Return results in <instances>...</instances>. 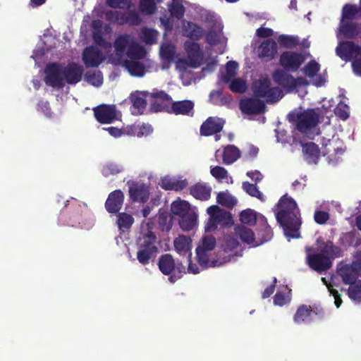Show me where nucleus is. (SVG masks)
Listing matches in <instances>:
<instances>
[{"mask_svg":"<svg viewBox=\"0 0 361 361\" xmlns=\"http://www.w3.org/2000/svg\"><path fill=\"white\" fill-rule=\"evenodd\" d=\"M176 53V47L171 43H163L160 47V56L164 61L172 62L175 59Z\"/></svg>","mask_w":361,"mask_h":361,"instance_id":"obj_41","label":"nucleus"},{"mask_svg":"<svg viewBox=\"0 0 361 361\" xmlns=\"http://www.w3.org/2000/svg\"><path fill=\"white\" fill-rule=\"evenodd\" d=\"M305 56L301 53L285 51L280 56V64L287 71H296L305 61Z\"/></svg>","mask_w":361,"mask_h":361,"instance_id":"obj_18","label":"nucleus"},{"mask_svg":"<svg viewBox=\"0 0 361 361\" xmlns=\"http://www.w3.org/2000/svg\"><path fill=\"white\" fill-rule=\"evenodd\" d=\"M85 80L93 86L99 87L103 83V75L99 71H89L85 75Z\"/></svg>","mask_w":361,"mask_h":361,"instance_id":"obj_46","label":"nucleus"},{"mask_svg":"<svg viewBox=\"0 0 361 361\" xmlns=\"http://www.w3.org/2000/svg\"><path fill=\"white\" fill-rule=\"evenodd\" d=\"M207 212L209 216V223L207 226H231L233 224L231 213L217 205L208 207Z\"/></svg>","mask_w":361,"mask_h":361,"instance_id":"obj_16","label":"nucleus"},{"mask_svg":"<svg viewBox=\"0 0 361 361\" xmlns=\"http://www.w3.org/2000/svg\"><path fill=\"white\" fill-rule=\"evenodd\" d=\"M183 35L191 39L199 40L204 35V29L192 22H185L183 25Z\"/></svg>","mask_w":361,"mask_h":361,"instance_id":"obj_34","label":"nucleus"},{"mask_svg":"<svg viewBox=\"0 0 361 361\" xmlns=\"http://www.w3.org/2000/svg\"><path fill=\"white\" fill-rule=\"evenodd\" d=\"M229 89L235 93H243L247 90L246 82L242 78H233L228 82Z\"/></svg>","mask_w":361,"mask_h":361,"instance_id":"obj_53","label":"nucleus"},{"mask_svg":"<svg viewBox=\"0 0 361 361\" xmlns=\"http://www.w3.org/2000/svg\"><path fill=\"white\" fill-rule=\"evenodd\" d=\"M131 4L130 0H106V4L111 8H129Z\"/></svg>","mask_w":361,"mask_h":361,"instance_id":"obj_63","label":"nucleus"},{"mask_svg":"<svg viewBox=\"0 0 361 361\" xmlns=\"http://www.w3.org/2000/svg\"><path fill=\"white\" fill-rule=\"evenodd\" d=\"M348 295L351 300L361 302V280H357L350 285Z\"/></svg>","mask_w":361,"mask_h":361,"instance_id":"obj_51","label":"nucleus"},{"mask_svg":"<svg viewBox=\"0 0 361 361\" xmlns=\"http://www.w3.org/2000/svg\"><path fill=\"white\" fill-rule=\"evenodd\" d=\"M338 274L341 277L345 284L350 285L357 281V274L353 262L350 265L345 264L340 267L338 270Z\"/></svg>","mask_w":361,"mask_h":361,"instance_id":"obj_35","label":"nucleus"},{"mask_svg":"<svg viewBox=\"0 0 361 361\" xmlns=\"http://www.w3.org/2000/svg\"><path fill=\"white\" fill-rule=\"evenodd\" d=\"M47 51V49H45L44 47V42H39L37 44L32 55V58L35 60L36 65L39 66V63L42 60V57Z\"/></svg>","mask_w":361,"mask_h":361,"instance_id":"obj_56","label":"nucleus"},{"mask_svg":"<svg viewBox=\"0 0 361 361\" xmlns=\"http://www.w3.org/2000/svg\"><path fill=\"white\" fill-rule=\"evenodd\" d=\"M201 242L202 243L198 246V247L204 250V251H211L214 250L216 244V238L209 235H204L202 238Z\"/></svg>","mask_w":361,"mask_h":361,"instance_id":"obj_55","label":"nucleus"},{"mask_svg":"<svg viewBox=\"0 0 361 361\" xmlns=\"http://www.w3.org/2000/svg\"><path fill=\"white\" fill-rule=\"evenodd\" d=\"M37 110L47 118L51 117L52 111L47 101L39 100L37 104Z\"/></svg>","mask_w":361,"mask_h":361,"instance_id":"obj_60","label":"nucleus"},{"mask_svg":"<svg viewBox=\"0 0 361 361\" xmlns=\"http://www.w3.org/2000/svg\"><path fill=\"white\" fill-rule=\"evenodd\" d=\"M219 155H222L224 164H231L240 157V151L234 145H228L224 148L223 152H221L220 150L216 152L215 156L217 157Z\"/></svg>","mask_w":361,"mask_h":361,"instance_id":"obj_36","label":"nucleus"},{"mask_svg":"<svg viewBox=\"0 0 361 361\" xmlns=\"http://www.w3.org/2000/svg\"><path fill=\"white\" fill-rule=\"evenodd\" d=\"M238 68V64L237 62L234 61H228L226 65V73L221 76V81L228 83L236 75Z\"/></svg>","mask_w":361,"mask_h":361,"instance_id":"obj_47","label":"nucleus"},{"mask_svg":"<svg viewBox=\"0 0 361 361\" xmlns=\"http://www.w3.org/2000/svg\"><path fill=\"white\" fill-rule=\"evenodd\" d=\"M128 192L133 202L145 203L149 197V186L142 182H128Z\"/></svg>","mask_w":361,"mask_h":361,"instance_id":"obj_17","label":"nucleus"},{"mask_svg":"<svg viewBox=\"0 0 361 361\" xmlns=\"http://www.w3.org/2000/svg\"><path fill=\"white\" fill-rule=\"evenodd\" d=\"M104 23L100 20L92 22V37L94 43L103 48L109 61L115 65L123 63L128 73L136 77L145 74V66L142 60L146 56L145 49L140 45L135 37L130 34L118 35L112 46L111 42L102 36Z\"/></svg>","mask_w":361,"mask_h":361,"instance_id":"obj_1","label":"nucleus"},{"mask_svg":"<svg viewBox=\"0 0 361 361\" xmlns=\"http://www.w3.org/2000/svg\"><path fill=\"white\" fill-rule=\"evenodd\" d=\"M207 252V251H204V250L198 247L196 248L197 262L203 268H207L209 267V260Z\"/></svg>","mask_w":361,"mask_h":361,"instance_id":"obj_57","label":"nucleus"},{"mask_svg":"<svg viewBox=\"0 0 361 361\" xmlns=\"http://www.w3.org/2000/svg\"><path fill=\"white\" fill-rule=\"evenodd\" d=\"M361 33V23L353 22L352 20H341L336 32L338 39L341 36L345 38L353 39Z\"/></svg>","mask_w":361,"mask_h":361,"instance_id":"obj_21","label":"nucleus"},{"mask_svg":"<svg viewBox=\"0 0 361 361\" xmlns=\"http://www.w3.org/2000/svg\"><path fill=\"white\" fill-rule=\"evenodd\" d=\"M307 252V262L309 267L317 272H322L329 270L332 266V262L324 252L321 251L320 253H311L314 250L313 248L307 247L305 248Z\"/></svg>","mask_w":361,"mask_h":361,"instance_id":"obj_12","label":"nucleus"},{"mask_svg":"<svg viewBox=\"0 0 361 361\" xmlns=\"http://www.w3.org/2000/svg\"><path fill=\"white\" fill-rule=\"evenodd\" d=\"M160 186L164 190L179 191L185 188L188 185L186 179L181 178L166 176L161 178Z\"/></svg>","mask_w":361,"mask_h":361,"instance_id":"obj_32","label":"nucleus"},{"mask_svg":"<svg viewBox=\"0 0 361 361\" xmlns=\"http://www.w3.org/2000/svg\"><path fill=\"white\" fill-rule=\"evenodd\" d=\"M133 223L134 218L130 214L122 212L118 215V226H132Z\"/></svg>","mask_w":361,"mask_h":361,"instance_id":"obj_61","label":"nucleus"},{"mask_svg":"<svg viewBox=\"0 0 361 361\" xmlns=\"http://www.w3.org/2000/svg\"><path fill=\"white\" fill-rule=\"evenodd\" d=\"M272 78L276 83L285 87L288 92H300L301 89V93H299L301 97L307 94V91L304 88L308 85V82L302 77L295 78L289 73L277 69L274 71Z\"/></svg>","mask_w":361,"mask_h":361,"instance_id":"obj_6","label":"nucleus"},{"mask_svg":"<svg viewBox=\"0 0 361 361\" xmlns=\"http://www.w3.org/2000/svg\"><path fill=\"white\" fill-rule=\"evenodd\" d=\"M44 73L46 85L60 90L64 87L65 82L69 85L79 82L82 79L83 68L75 63H69L67 65L50 63L47 65Z\"/></svg>","mask_w":361,"mask_h":361,"instance_id":"obj_2","label":"nucleus"},{"mask_svg":"<svg viewBox=\"0 0 361 361\" xmlns=\"http://www.w3.org/2000/svg\"><path fill=\"white\" fill-rule=\"evenodd\" d=\"M94 116L101 123H111L121 118L115 105L101 104L93 109Z\"/></svg>","mask_w":361,"mask_h":361,"instance_id":"obj_15","label":"nucleus"},{"mask_svg":"<svg viewBox=\"0 0 361 361\" xmlns=\"http://www.w3.org/2000/svg\"><path fill=\"white\" fill-rule=\"evenodd\" d=\"M252 90L255 97L263 98L268 103H275L283 96L281 90L278 87H273L267 77H261L254 81Z\"/></svg>","mask_w":361,"mask_h":361,"instance_id":"obj_5","label":"nucleus"},{"mask_svg":"<svg viewBox=\"0 0 361 361\" xmlns=\"http://www.w3.org/2000/svg\"><path fill=\"white\" fill-rule=\"evenodd\" d=\"M123 171L124 167L123 165L114 162H109L103 166L102 173L104 176L108 177L111 175L120 173Z\"/></svg>","mask_w":361,"mask_h":361,"instance_id":"obj_50","label":"nucleus"},{"mask_svg":"<svg viewBox=\"0 0 361 361\" xmlns=\"http://www.w3.org/2000/svg\"><path fill=\"white\" fill-rule=\"evenodd\" d=\"M82 61L86 67H98L106 59V56L94 46L86 47L82 52Z\"/></svg>","mask_w":361,"mask_h":361,"instance_id":"obj_20","label":"nucleus"},{"mask_svg":"<svg viewBox=\"0 0 361 361\" xmlns=\"http://www.w3.org/2000/svg\"><path fill=\"white\" fill-rule=\"evenodd\" d=\"M278 51L276 42L273 39H266L257 48L256 52L260 59L270 61L274 58Z\"/></svg>","mask_w":361,"mask_h":361,"instance_id":"obj_29","label":"nucleus"},{"mask_svg":"<svg viewBox=\"0 0 361 361\" xmlns=\"http://www.w3.org/2000/svg\"><path fill=\"white\" fill-rule=\"evenodd\" d=\"M158 32L154 29L147 27L142 28L140 32V39L147 44H153L157 42Z\"/></svg>","mask_w":361,"mask_h":361,"instance_id":"obj_45","label":"nucleus"},{"mask_svg":"<svg viewBox=\"0 0 361 361\" xmlns=\"http://www.w3.org/2000/svg\"><path fill=\"white\" fill-rule=\"evenodd\" d=\"M357 204V205L352 211L351 216L348 218V220L350 223L355 221V226H361V200Z\"/></svg>","mask_w":361,"mask_h":361,"instance_id":"obj_59","label":"nucleus"},{"mask_svg":"<svg viewBox=\"0 0 361 361\" xmlns=\"http://www.w3.org/2000/svg\"><path fill=\"white\" fill-rule=\"evenodd\" d=\"M341 243L345 247L353 246L358 247L361 244V237L359 232L356 230H353L342 234L340 238Z\"/></svg>","mask_w":361,"mask_h":361,"instance_id":"obj_40","label":"nucleus"},{"mask_svg":"<svg viewBox=\"0 0 361 361\" xmlns=\"http://www.w3.org/2000/svg\"><path fill=\"white\" fill-rule=\"evenodd\" d=\"M242 188L249 195L256 197L262 202L265 201V196L262 192L259 190V188L256 184H252L247 181H245L242 184Z\"/></svg>","mask_w":361,"mask_h":361,"instance_id":"obj_44","label":"nucleus"},{"mask_svg":"<svg viewBox=\"0 0 361 361\" xmlns=\"http://www.w3.org/2000/svg\"><path fill=\"white\" fill-rule=\"evenodd\" d=\"M171 212L179 217V226H196L197 224V214L190 210V204L185 200H176L171 205Z\"/></svg>","mask_w":361,"mask_h":361,"instance_id":"obj_10","label":"nucleus"},{"mask_svg":"<svg viewBox=\"0 0 361 361\" xmlns=\"http://www.w3.org/2000/svg\"><path fill=\"white\" fill-rule=\"evenodd\" d=\"M221 248L225 253L229 254L230 256L241 255V254H238V252H243L238 240V235L235 232L234 234L224 235L221 243Z\"/></svg>","mask_w":361,"mask_h":361,"instance_id":"obj_24","label":"nucleus"},{"mask_svg":"<svg viewBox=\"0 0 361 361\" xmlns=\"http://www.w3.org/2000/svg\"><path fill=\"white\" fill-rule=\"evenodd\" d=\"M283 233L288 240L292 238H298L300 236L299 228L300 227H282Z\"/></svg>","mask_w":361,"mask_h":361,"instance_id":"obj_64","label":"nucleus"},{"mask_svg":"<svg viewBox=\"0 0 361 361\" xmlns=\"http://www.w3.org/2000/svg\"><path fill=\"white\" fill-rule=\"evenodd\" d=\"M173 245L178 255L191 257L192 239L190 236L180 235L174 239Z\"/></svg>","mask_w":361,"mask_h":361,"instance_id":"obj_33","label":"nucleus"},{"mask_svg":"<svg viewBox=\"0 0 361 361\" xmlns=\"http://www.w3.org/2000/svg\"><path fill=\"white\" fill-rule=\"evenodd\" d=\"M124 201V195L121 190L111 192L105 202V209L109 213L116 214L121 209Z\"/></svg>","mask_w":361,"mask_h":361,"instance_id":"obj_28","label":"nucleus"},{"mask_svg":"<svg viewBox=\"0 0 361 361\" xmlns=\"http://www.w3.org/2000/svg\"><path fill=\"white\" fill-rule=\"evenodd\" d=\"M217 202L228 208L233 207L237 203V199L228 192H221L216 197Z\"/></svg>","mask_w":361,"mask_h":361,"instance_id":"obj_48","label":"nucleus"},{"mask_svg":"<svg viewBox=\"0 0 361 361\" xmlns=\"http://www.w3.org/2000/svg\"><path fill=\"white\" fill-rule=\"evenodd\" d=\"M240 109L246 114H259L265 111L264 103L255 98H245L240 102Z\"/></svg>","mask_w":361,"mask_h":361,"instance_id":"obj_25","label":"nucleus"},{"mask_svg":"<svg viewBox=\"0 0 361 361\" xmlns=\"http://www.w3.org/2000/svg\"><path fill=\"white\" fill-rule=\"evenodd\" d=\"M210 173L219 182L223 183H233L232 178L228 176V171L221 166H211Z\"/></svg>","mask_w":361,"mask_h":361,"instance_id":"obj_42","label":"nucleus"},{"mask_svg":"<svg viewBox=\"0 0 361 361\" xmlns=\"http://www.w3.org/2000/svg\"><path fill=\"white\" fill-rule=\"evenodd\" d=\"M322 252H324L326 256L330 257L331 261L333 259L342 257L343 255L341 249L329 240L322 247Z\"/></svg>","mask_w":361,"mask_h":361,"instance_id":"obj_43","label":"nucleus"},{"mask_svg":"<svg viewBox=\"0 0 361 361\" xmlns=\"http://www.w3.org/2000/svg\"><path fill=\"white\" fill-rule=\"evenodd\" d=\"M156 244L157 236L152 231H148L142 238H140L137 243L139 250L137 252V259L140 264H148L150 259L156 255L158 252Z\"/></svg>","mask_w":361,"mask_h":361,"instance_id":"obj_8","label":"nucleus"},{"mask_svg":"<svg viewBox=\"0 0 361 361\" xmlns=\"http://www.w3.org/2000/svg\"><path fill=\"white\" fill-rule=\"evenodd\" d=\"M194 104L190 100L174 102L171 105L172 112L175 114L192 115Z\"/></svg>","mask_w":361,"mask_h":361,"instance_id":"obj_37","label":"nucleus"},{"mask_svg":"<svg viewBox=\"0 0 361 361\" xmlns=\"http://www.w3.org/2000/svg\"><path fill=\"white\" fill-rule=\"evenodd\" d=\"M360 9L355 5L345 4L342 10L341 20H352L359 13Z\"/></svg>","mask_w":361,"mask_h":361,"instance_id":"obj_52","label":"nucleus"},{"mask_svg":"<svg viewBox=\"0 0 361 361\" xmlns=\"http://www.w3.org/2000/svg\"><path fill=\"white\" fill-rule=\"evenodd\" d=\"M235 232L237 235H239L240 239L244 243L250 245L251 247H257L259 245L267 242L268 240L271 238L270 237V228L271 227H264V229L262 231L264 233H266L268 235L267 238H263L259 240V242L257 241L255 238V233L249 227H234Z\"/></svg>","mask_w":361,"mask_h":361,"instance_id":"obj_19","label":"nucleus"},{"mask_svg":"<svg viewBox=\"0 0 361 361\" xmlns=\"http://www.w3.org/2000/svg\"><path fill=\"white\" fill-rule=\"evenodd\" d=\"M279 226H301L300 212L295 200L288 195H283L273 208Z\"/></svg>","mask_w":361,"mask_h":361,"instance_id":"obj_3","label":"nucleus"},{"mask_svg":"<svg viewBox=\"0 0 361 361\" xmlns=\"http://www.w3.org/2000/svg\"><path fill=\"white\" fill-rule=\"evenodd\" d=\"M319 68V64L314 60L310 61L302 68V72L305 75L309 78L312 83L317 87L322 86L326 82L324 75L317 74Z\"/></svg>","mask_w":361,"mask_h":361,"instance_id":"obj_23","label":"nucleus"},{"mask_svg":"<svg viewBox=\"0 0 361 361\" xmlns=\"http://www.w3.org/2000/svg\"><path fill=\"white\" fill-rule=\"evenodd\" d=\"M300 142L302 147V154L305 161L308 164H317L320 156L318 145L312 142L302 143L300 141Z\"/></svg>","mask_w":361,"mask_h":361,"instance_id":"obj_30","label":"nucleus"},{"mask_svg":"<svg viewBox=\"0 0 361 361\" xmlns=\"http://www.w3.org/2000/svg\"><path fill=\"white\" fill-rule=\"evenodd\" d=\"M338 40L336 53L342 60L346 62L351 61L353 62L361 59V46L351 41H342L341 39Z\"/></svg>","mask_w":361,"mask_h":361,"instance_id":"obj_11","label":"nucleus"},{"mask_svg":"<svg viewBox=\"0 0 361 361\" xmlns=\"http://www.w3.org/2000/svg\"><path fill=\"white\" fill-rule=\"evenodd\" d=\"M224 125V121L218 117L208 118L200 127V134L209 136L221 132Z\"/></svg>","mask_w":361,"mask_h":361,"instance_id":"obj_27","label":"nucleus"},{"mask_svg":"<svg viewBox=\"0 0 361 361\" xmlns=\"http://www.w3.org/2000/svg\"><path fill=\"white\" fill-rule=\"evenodd\" d=\"M349 107L347 104L341 102L336 107L335 114L342 120H346L349 117Z\"/></svg>","mask_w":361,"mask_h":361,"instance_id":"obj_58","label":"nucleus"},{"mask_svg":"<svg viewBox=\"0 0 361 361\" xmlns=\"http://www.w3.org/2000/svg\"><path fill=\"white\" fill-rule=\"evenodd\" d=\"M159 226H173L172 217L170 214L164 210H159L158 214Z\"/></svg>","mask_w":361,"mask_h":361,"instance_id":"obj_62","label":"nucleus"},{"mask_svg":"<svg viewBox=\"0 0 361 361\" xmlns=\"http://www.w3.org/2000/svg\"><path fill=\"white\" fill-rule=\"evenodd\" d=\"M149 94L148 92L136 91L130 94L132 102L131 112L133 114H142L146 107L145 97Z\"/></svg>","mask_w":361,"mask_h":361,"instance_id":"obj_31","label":"nucleus"},{"mask_svg":"<svg viewBox=\"0 0 361 361\" xmlns=\"http://www.w3.org/2000/svg\"><path fill=\"white\" fill-rule=\"evenodd\" d=\"M321 143L324 148V155H327L328 162L332 165L337 164L340 156L344 152L343 142L337 135H333L331 138L322 137Z\"/></svg>","mask_w":361,"mask_h":361,"instance_id":"obj_9","label":"nucleus"},{"mask_svg":"<svg viewBox=\"0 0 361 361\" xmlns=\"http://www.w3.org/2000/svg\"><path fill=\"white\" fill-rule=\"evenodd\" d=\"M107 20L116 23L118 25L130 24L137 25L141 23V18L135 11H127L124 12L118 11H111L106 13Z\"/></svg>","mask_w":361,"mask_h":361,"instance_id":"obj_14","label":"nucleus"},{"mask_svg":"<svg viewBox=\"0 0 361 361\" xmlns=\"http://www.w3.org/2000/svg\"><path fill=\"white\" fill-rule=\"evenodd\" d=\"M288 118L299 133L309 139L313 140L319 134L317 125L319 115L315 110L310 109L300 112L293 111L288 114Z\"/></svg>","mask_w":361,"mask_h":361,"instance_id":"obj_4","label":"nucleus"},{"mask_svg":"<svg viewBox=\"0 0 361 361\" xmlns=\"http://www.w3.org/2000/svg\"><path fill=\"white\" fill-rule=\"evenodd\" d=\"M206 21L209 23L208 32L205 36L206 42L211 46H214L221 42L223 39V25L217 19L214 13H209L206 17Z\"/></svg>","mask_w":361,"mask_h":361,"instance_id":"obj_13","label":"nucleus"},{"mask_svg":"<svg viewBox=\"0 0 361 361\" xmlns=\"http://www.w3.org/2000/svg\"><path fill=\"white\" fill-rule=\"evenodd\" d=\"M157 264L164 275L169 276V281L171 283H174L185 273V266L179 261L176 262L171 254L161 255Z\"/></svg>","mask_w":361,"mask_h":361,"instance_id":"obj_7","label":"nucleus"},{"mask_svg":"<svg viewBox=\"0 0 361 361\" xmlns=\"http://www.w3.org/2000/svg\"><path fill=\"white\" fill-rule=\"evenodd\" d=\"M239 220L243 226H269L267 218L262 214L252 209L243 210L239 214Z\"/></svg>","mask_w":361,"mask_h":361,"instance_id":"obj_22","label":"nucleus"},{"mask_svg":"<svg viewBox=\"0 0 361 361\" xmlns=\"http://www.w3.org/2000/svg\"><path fill=\"white\" fill-rule=\"evenodd\" d=\"M313 320L311 316V306L302 305L296 310L293 321L296 324H309Z\"/></svg>","mask_w":361,"mask_h":361,"instance_id":"obj_39","label":"nucleus"},{"mask_svg":"<svg viewBox=\"0 0 361 361\" xmlns=\"http://www.w3.org/2000/svg\"><path fill=\"white\" fill-rule=\"evenodd\" d=\"M168 6L171 15L176 18L180 19L184 16L185 8L183 5V0H172Z\"/></svg>","mask_w":361,"mask_h":361,"instance_id":"obj_49","label":"nucleus"},{"mask_svg":"<svg viewBox=\"0 0 361 361\" xmlns=\"http://www.w3.org/2000/svg\"><path fill=\"white\" fill-rule=\"evenodd\" d=\"M184 47L191 66L195 68L198 67L203 59V53L200 45L195 42L185 41Z\"/></svg>","mask_w":361,"mask_h":361,"instance_id":"obj_26","label":"nucleus"},{"mask_svg":"<svg viewBox=\"0 0 361 361\" xmlns=\"http://www.w3.org/2000/svg\"><path fill=\"white\" fill-rule=\"evenodd\" d=\"M139 8L142 13L147 15L153 14L157 10L154 0H140Z\"/></svg>","mask_w":361,"mask_h":361,"instance_id":"obj_54","label":"nucleus"},{"mask_svg":"<svg viewBox=\"0 0 361 361\" xmlns=\"http://www.w3.org/2000/svg\"><path fill=\"white\" fill-rule=\"evenodd\" d=\"M190 191L195 198L204 201L210 197L212 188L206 183H197L192 186Z\"/></svg>","mask_w":361,"mask_h":361,"instance_id":"obj_38","label":"nucleus"}]
</instances>
